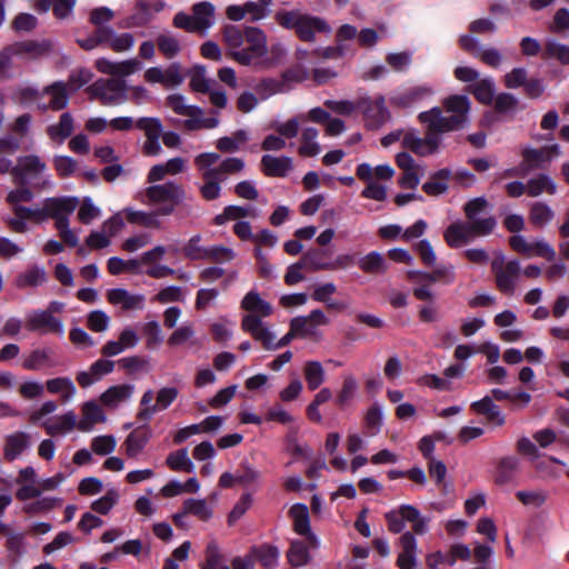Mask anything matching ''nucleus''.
Masks as SVG:
<instances>
[{"label": "nucleus", "mask_w": 569, "mask_h": 569, "mask_svg": "<svg viewBox=\"0 0 569 569\" xmlns=\"http://www.w3.org/2000/svg\"><path fill=\"white\" fill-rule=\"evenodd\" d=\"M470 100L463 94H452L443 99L442 108L433 107L419 113L418 119L426 124V136L420 138L413 132L403 136L402 144L419 157L439 151L443 133L459 131L468 122Z\"/></svg>", "instance_id": "1"}, {"label": "nucleus", "mask_w": 569, "mask_h": 569, "mask_svg": "<svg viewBox=\"0 0 569 569\" xmlns=\"http://www.w3.org/2000/svg\"><path fill=\"white\" fill-rule=\"evenodd\" d=\"M274 21L281 28L293 31L300 41L309 43L316 41V33H328L331 30L325 19L298 9L277 10Z\"/></svg>", "instance_id": "2"}, {"label": "nucleus", "mask_w": 569, "mask_h": 569, "mask_svg": "<svg viewBox=\"0 0 569 569\" xmlns=\"http://www.w3.org/2000/svg\"><path fill=\"white\" fill-rule=\"evenodd\" d=\"M46 170V162L38 156H22L11 170L12 181L14 184H28L33 190L41 191L51 187V181L42 174Z\"/></svg>", "instance_id": "3"}, {"label": "nucleus", "mask_w": 569, "mask_h": 569, "mask_svg": "<svg viewBox=\"0 0 569 569\" xmlns=\"http://www.w3.org/2000/svg\"><path fill=\"white\" fill-rule=\"evenodd\" d=\"M497 226L495 217L482 218L481 221L453 222L445 231L443 238L450 248H459L469 242L472 236L483 237L492 233Z\"/></svg>", "instance_id": "4"}, {"label": "nucleus", "mask_w": 569, "mask_h": 569, "mask_svg": "<svg viewBox=\"0 0 569 569\" xmlns=\"http://www.w3.org/2000/svg\"><path fill=\"white\" fill-rule=\"evenodd\" d=\"M243 36L248 47L230 51L229 56L241 66H258V60L268 53L267 34L258 27L247 26Z\"/></svg>", "instance_id": "5"}, {"label": "nucleus", "mask_w": 569, "mask_h": 569, "mask_svg": "<svg viewBox=\"0 0 569 569\" xmlns=\"http://www.w3.org/2000/svg\"><path fill=\"white\" fill-rule=\"evenodd\" d=\"M491 271L495 274L498 290L507 296H512L521 272L519 261L510 260L505 262L503 253L499 252L491 261Z\"/></svg>", "instance_id": "6"}, {"label": "nucleus", "mask_w": 569, "mask_h": 569, "mask_svg": "<svg viewBox=\"0 0 569 569\" xmlns=\"http://www.w3.org/2000/svg\"><path fill=\"white\" fill-rule=\"evenodd\" d=\"M127 84L123 79H99L87 87L86 91L91 98L98 99L103 106H114L123 102Z\"/></svg>", "instance_id": "7"}, {"label": "nucleus", "mask_w": 569, "mask_h": 569, "mask_svg": "<svg viewBox=\"0 0 569 569\" xmlns=\"http://www.w3.org/2000/svg\"><path fill=\"white\" fill-rule=\"evenodd\" d=\"M358 108L362 111L365 124L370 130L379 129L390 119V112L382 96L375 99L362 98L358 102Z\"/></svg>", "instance_id": "8"}, {"label": "nucleus", "mask_w": 569, "mask_h": 569, "mask_svg": "<svg viewBox=\"0 0 569 569\" xmlns=\"http://www.w3.org/2000/svg\"><path fill=\"white\" fill-rule=\"evenodd\" d=\"M144 193L151 203H182L186 199V191L182 186L173 181L150 186L146 189Z\"/></svg>", "instance_id": "9"}, {"label": "nucleus", "mask_w": 569, "mask_h": 569, "mask_svg": "<svg viewBox=\"0 0 569 569\" xmlns=\"http://www.w3.org/2000/svg\"><path fill=\"white\" fill-rule=\"evenodd\" d=\"M241 329L259 341L266 350H273L276 337L257 315H244Z\"/></svg>", "instance_id": "10"}, {"label": "nucleus", "mask_w": 569, "mask_h": 569, "mask_svg": "<svg viewBox=\"0 0 569 569\" xmlns=\"http://www.w3.org/2000/svg\"><path fill=\"white\" fill-rule=\"evenodd\" d=\"M26 328L29 331L41 333H63V326L59 318L53 317L49 311L37 310L28 316Z\"/></svg>", "instance_id": "11"}, {"label": "nucleus", "mask_w": 569, "mask_h": 569, "mask_svg": "<svg viewBox=\"0 0 569 569\" xmlns=\"http://www.w3.org/2000/svg\"><path fill=\"white\" fill-rule=\"evenodd\" d=\"M289 515L293 519V530L298 535L305 536L308 545L316 548L318 546V539L311 531L308 507L305 503H295L290 508Z\"/></svg>", "instance_id": "12"}, {"label": "nucleus", "mask_w": 569, "mask_h": 569, "mask_svg": "<svg viewBox=\"0 0 569 569\" xmlns=\"http://www.w3.org/2000/svg\"><path fill=\"white\" fill-rule=\"evenodd\" d=\"M114 369V361L99 359L94 361L88 371L77 373L76 380L81 388H88L94 382L101 380L104 376L111 373Z\"/></svg>", "instance_id": "13"}, {"label": "nucleus", "mask_w": 569, "mask_h": 569, "mask_svg": "<svg viewBox=\"0 0 569 569\" xmlns=\"http://www.w3.org/2000/svg\"><path fill=\"white\" fill-rule=\"evenodd\" d=\"M418 508L412 505H401L385 513L388 530L392 533H400L406 527V521L416 520Z\"/></svg>", "instance_id": "14"}, {"label": "nucleus", "mask_w": 569, "mask_h": 569, "mask_svg": "<svg viewBox=\"0 0 569 569\" xmlns=\"http://www.w3.org/2000/svg\"><path fill=\"white\" fill-rule=\"evenodd\" d=\"M520 467V459L516 456H506L496 463L495 483L506 486L515 481Z\"/></svg>", "instance_id": "15"}, {"label": "nucleus", "mask_w": 569, "mask_h": 569, "mask_svg": "<svg viewBox=\"0 0 569 569\" xmlns=\"http://www.w3.org/2000/svg\"><path fill=\"white\" fill-rule=\"evenodd\" d=\"M470 409L476 415L486 417L487 422L495 426H503L506 422L505 415L501 412L500 407L497 406L490 396H485L478 401L470 405Z\"/></svg>", "instance_id": "16"}, {"label": "nucleus", "mask_w": 569, "mask_h": 569, "mask_svg": "<svg viewBox=\"0 0 569 569\" xmlns=\"http://www.w3.org/2000/svg\"><path fill=\"white\" fill-rule=\"evenodd\" d=\"M301 260L305 268L310 271L333 270V264H331V251L329 249H309L302 254Z\"/></svg>", "instance_id": "17"}, {"label": "nucleus", "mask_w": 569, "mask_h": 569, "mask_svg": "<svg viewBox=\"0 0 569 569\" xmlns=\"http://www.w3.org/2000/svg\"><path fill=\"white\" fill-rule=\"evenodd\" d=\"M401 552L397 559V566L400 569H413L417 565L416 550L417 540L411 531L403 532L399 538Z\"/></svg>", "instance_id": "18"}, {"label": "nucleus", "mask_w": 569, "mask_h": 569, "mask_svg": "<svg viewBox=\"0 0 569 569\" xmlns=\"http://www.w3.org/2000/svg\"><path fill=\"white\" fill-rule=\"evenodd\" d=\"M151 438V429L148 425L137 427L123 442L126 455L136 458L147 446Z\"/></svg>", "instance_id": "19"}, {"label": "nucleus", "mask_w": 569, "mask_h": 569, "mask_svg": "<svg viewBox=\"0 0 569 569\" xmlns=\"http://www.w3.org/2000/svg\"><path fill=\"white\" fill-rule=\"evenodd\" d=\"M30 446V436L23 431H17L6 437L3 458L8 462L14 461Z\"/></svg>", "instance_id": "20"}, {"label": "nucleus", "mask_w": 569, "mask_h": 569, "mask_svg": "<svg viewBox=\"0 0 569 569\" xmlns=\"http://www.w3.org/2000/svg\"><path fill=\"white\" fill-rule=\"evenodd\" d=\"M261 171L267 177L283 178L292 169V160L289 157H273L264 154L261 158Z\"/></svg>", "instance_id": "21"}, {"label": "nucleus", "mask_w": 569, "mask_h": 569, "mask_svg": "<svg viewBox=\"0 0 569 569\" xmlns=\"http://www.w3.org/2000/svg\"><path fill=\"white\" fill-rule=\"evenodd\" d=\"M240 307L248 312L247 315H257L261 320L262 318L271 316L273 311L271 303L263 300L254 290L246 293L241 300Z\"/></svg>", "instance_id": "22"}, {"label": "nucleus", "mask_w": 569, "mask_h": 569, "mask_svg": "<svg viewBox=\"0 0 569 569\" xmlns=\"http://www.w3.org/2000/svg\"><path fill=\"white\" fill-rule=\"evenodd\" d=\"M452 178V171L449 168H442L430 176V179L422 184V191L431 197L443 194L449 189V181Z\"/></svg>", "instance_id": "23"}, {"label": "nucleus", "mask_w": 569, "mask_h": 569, "mask_svg": "<svg viewBox=\"0 0 569 569\" xmlns=\"http://www.w3.org/2000/svg\"><path fill=\"white\" fill-rule=\"evenodd\" d=\"M433 94V90L428 84H420L408 88L403 92L392 98V103L402 108L411 107Z\"/></svg>", "instance_id": "24"}, {"label": "nucleus", "mask_w": 569, "mask_h": 569, "mask_svg": "<svg viewBox=\"0 0 569 569\" xmlns=\"http://www.w3.org/2000/svg\"><path fill=\"white\" fill-rule=\"evenodd\" d=\"M14 48L19 56L27 54L32 59H37L48 56L52 51V42L48 39H43L41 41L24 40L14 42Z\"/></svg>", "instance_id": "25"}, {"label": "nucleus", "mask_w": 569, "mask_h": 569, "mask_svg": "<svg viewBox=\"0 0 569 569\" xmlns=\"http://www.w3.org/2000/svg\"><path fill=\"white\" fill-rule=\"evenodd\" d=\"M522 161L520 167L523 172L533 171L537 169H546L550 162L546 152L541 148H525L521 151Z\"/></svg>", "instance_id": "26"}, {"label": "nucleus", "mask_w": 569, "mask_h": 569, "mask_svg": "<svg viewBox=\"0 0 569 569\" xmlns=\"http://www.w3.org/2000/svg\"><path fill=\"white\" fill-rule=\"evenodd\" d=\"M43 203L48 218L54 219L59 216L71 214L77 208L78 200L68 197L47 198Z\"/></svg>", "instance_id": "27"}, {"label": "nucleus", "mask_w": 569, "mask_h": 569, "mask_svg": "<svg viewBox=\"0 0 569 569\" xmlns=\"http://www.w3.org/2000/svg\"><path fill=\"white\" fill-rule=\"evenodd\" d=\"M40 427L44 429L48 436L54 437L60 433H67L76 427L78 428V425L74 412L68 411L67 413L58 417L54 423H51L50 420H46L40 423Z\"/></svg>", "instance_id": "28"}, {"label": "nucleus", "mask_w": 569, "mask_h": 569, "mask_svg": "<svg viewBox=\"0 0 569 569\" xmlns=\"http://www.w3.org/2000/svg\"><path fill=\"white\" fill-rule=\"evenodd\" d=\"M82 416L77 425L78 429L83 432L90 431L96 423L106 421L102 409L94 401H88L83 405Z\"/></svg>", "instance_id": "29"}, {"label": "nucleus", "mask_w": 569, "mask_h": 569, "mask_svg": "<svg viewBox=\"0 0 569 569\" xmlns=\"http://www.w3.org/2000/svg\"><path fill=\"white\" fill-rule=\"evenodd\" d=\"M191 10L199 32H204L213 24L214 6L211 2H197L192 6Z\"/></svg>", "instance_id": "30"}, {"label": "nucleus", "mask_w": 569, "mask_h": 569, "mask_svg": "<svg viewBox=\"0 0 569 569\" xmlns=\"http://www.w3.org/2000/svg\"><path fill=\"white\" fill-rule=\"evenodd\" d=\"M44 94L51 96L49 108L59 111L64 109L69 102V93L67 83L63 81H56L43 89Z\"/></svg>", "instance_id": "31"}, {"label": "nucleus", "mask_w": 569, "mask_h": 569, "mask_svg": "<svg viewBox=\"0 0 569 569\" xmlns=\"http://www.w3.org/2000/svg\"><path fill=\"white\" fill-rule=\"evenodd\" d=\"M133 393V386L123 383L109 387L100 396V401L107 407L117 406L119 402L128 400Z\"/></svg>", "instance_id": "32"}, {"label": "nucleus", "mask_w": 569, "mask_h": 569, "mask_svg": "<svg viewBox=\"0 0 569 569\" xmlns=\"http://www.w3.org/2000/svg\"><path fill=\"white\" fill-rule=\"evenodd\" d=\"M74 128L73 117L69 112H63L57 124H51L47 128V134L52 140H59L62 143L71 136Z\"/></svg>", "instance_id": "33"}, {"label": "nucleus", "mask_w": 569, "mask_h": 569, "mask_svg": "<svg viewBox=\"0 0 569 569\" xmlns=\"http://www.w3.org/2000/svg\"><path fill=\"white\" fill-rule=\"evenodd\" d=\"M47 281V272L43 268L33 264L16 278V286L19 289L34 288Z\"/></svg>", "instance_id": "34"}, {"label": "nucleus", "mask_w": 569, "mask_h": 569, "mask_svg": "<svg viewBox=\"0 0 569 569\" xmlns=\"http://www.w3.org/2000/svg\"><path fill=\"white\" fill-rule=\"evenodd\" d=\"M48 392L53 395H61L63 402L69 401L76 393V387L72 380L68 377H58L46 381Z\"/></svg>", "instance_id": "35"}, {"label": "nucleus", "mask_w": 569, "mask_h": 569, "mask_svg": "<svg viewBox=\"0 0 569 569\" xmlns=\"http://www.w3.org/2000/svg\"><path fill=\"white\" fill-rule=\"evenodd\" d=\"M542 192L555 194L557 192V186L548 174L539 173L537 177L528 180L527 193L530 197H538Z\"/></svg>", "instance_id": "36"}, {"label": "nucleus", "mask_w": 569, "mask_h": 569, "mask_svg": "<svg viewBox=\"0 0 569 569\" xmlns=\"http://www.w3.org/2000/svg\"><path fill=\"white\" fill-rule=\"evenodd\" d=\"M555 218L553 210L545 202L537 201L530 206L529 221L536 228H542Z\"/></svg>", "instance_id": "37"}, {"label": "nucleus", "mask_w": 569, "mask_h": 569, "mask_svg": "<svg viewBox=\"0 0 569 569\" xmlns=\"http://www.w3.org/2000/svg\"><path fill=\"white\" fill-rule=\"evenodd\" d=\"M359 268L369 274H380L387 269V261L383 256L377 251H371L358 261Z\"/></svg>", "instance_id": "38"}, {"label": "nucleus", "mask_w": 569, "mask_h": 569, "mask_svg": "<svg viewBox=\"0 0 569 569\" xmlns=\"http://www.w3.org/2000/svg\"><path fill=\"white\" fill-rule=\"evenodd\" d=\"M51 350L47 348L34 349L24 358L22 367L26 370H40L42 367H53L50 359Z\"/></svg>", "instance_id": "39"}, {"label": "nucleus", "mask_w": 569, "mask_h": 569, "mask_svg": "<svg viewBox=\"0 0 569 569\" xmlns=\"http://www.w3.org/2000/svg\"><path fill=\"white\" fill-rule=\"evenodd\" d=\"M244 162L239 158H227L217 168L204 172V179H221L222 174L236 173L243 169Z\"/></svg>", "instance_id": "40"}, {"label": "nucleus", "mask_w": 569, "mask_h": 569, "mask_svg": "<svg viewBox=\"0 0 569 569\" xmlns=\"http://www.w3.org/2000/svg\"><path fill=\"white\" fill-rule=\"evenodd\" d=\"M543 60L557 59L562 64H569V46L557 42L556 40H547L541 51Z\"/></svg>", "instance_id": "41"}, {"label": "nucleus", "mask_w": 569, "mask_h": 569, "mask_svg": "<svg viewBox=\"0 0 569 569\" xmlns=\"http://www.w3.org/2000/svg\"><path fill=\"white\" fill-rule=\"evenodd\" d=\"M111 36V27H99L96 28L92 34L84 39H77L76 42L78 46L86 50L90 51L99 46H106L108 39Z\"/></svg>", "instance_id": "42"}, {"label": "nucleus", "mask_w": 569, "mask_h": 569, "mask_svg": "<svg viewBox=\"0 0 569 569\" xmlns=\"http://www.w3.org/2000/svg\"><path fill=\"white\" fill-rule=\"evenodd\" d=\"M166 465L172 471L192 472L194 469L186 448L169 453L166 459Z\"/></svg>", "instance_id": "43"}, {"label": "nucleus", "mask_w": 569, "mask_h": 569, "mask_svg": "<svg viewBox=\"0 0 569 569\" xmlns=\"http://www.w3.org/2000/svg\"><path fill=\"white\" fill-rule=\"evenodd\" d=\"M470 88V92L480 103L486 106L492 103L495 98V83L491 79L476 81Z\"/></svg>", "instance_id": "44"}, {"label": "nucleus", "mask_w": 569, "mask_h": 569, "mask_svg": "<svg viewBox=\"0 0 569 569\" xmlns=\"http://www.w3.org/2000/svg\"><path fill=\"white\" fill-rule=\"evenodd\" d=\"M250 553L264 568L274 566L279 557L278 548L267 543L252 547Z\"/></svg>", "instance_id": "45"}, {"label": "nucleus", "mask_w": 569, "mask_h": 569, "mask_svg": "<svg viewBox=\"0 0 569 569\" xmlns=\"http://www.w3.org/2000/svg\"><path fill=\"white\" fill-rule=\"evenodd\" d=\"M303 372L308 388L312 391L318 389L325 381V370L319 361H307Z\"/></svg>", "instance_id": "46"}, {"label": "nucleus", "mask_w": 569, "mask_h": 569, "mask_svg": "<svg viewBox=\"0 0 569 569\" xmlns=\"http://www.w3.org/2000/svg\"><path fill=\"white\" fill-rule=\"evenodd\" d=\"M288 561L293 567H301L309 562L310 553L306 542L296 540L290 543L287 552Z\"/></svg>", "instance_id": "47"}, {"label": "nucleus", "mask_w": 569, "mask_h": 569, "mask_svg": "<svg viewBox=\"0 0 569 569\" xmlns=\"http://www.w3.org/2000/svg\"><path fill=\"white\" fill-rule=\"evenodd\" d=\"M127 221L129 223L139 224L146 228L159 229L161 228V221L157 218V213L144 212V211H134L127 210L126 212Z\"/></svg>", "instance_id": "48"}, {"label": "nucleus", "mask_w": 569, "mask_h": 569, "mask_svg": "<svg viewBox=\"0 0 569 569\" xmlns=\"http://www.w3.org/2000/svg\"><path fill=\"white\" fill-rule=\"evenodd\" d=\"M166 106L180 116L194 117L201 113L200 108L196 106H187L184 103L183 96L179 93L168 96L166 99Z\"/></svg>", "instance_id": "49"}, {"label": "nucleus", "mask_w": 569, "mask_h": 569, "mask_svg": "<svg viewBox=\"0 0 569 569\" xmlns=\"http://www.w3.org/2000/svg\"><path fill=\"white\" fill-rule=\"evenodd\" d=\"M183 507L184 513L196 516L202 521L209 520L212 516V511L204 499L189 498L183 501Z\"/></svg>", "instance_id": "50"}, {"label": "nucleus", "mask_w": 569, "mask_h": 569, "mask_svg": "<svg viewBox=\"0 0 569 569\" xmlns=\"http://www.w3.org/2000/svg\"><path fill=\"white\" fill-rule=\"evenodd\" d=\"M493 108L500 114L515 113L519 107V100L509 92H501L493 98Z\"/></svg>", "instance_id": "51"}, {"label": "nucleus", "mask_w": 569, "mask_h": 569, "mask_svg": "<svg viewBox=\"0 0 569 569\" xmlns=\"http://www.w3.org/2000/svg\"><path fill=\"white\" fill-rule=\"evenodd\" d=\"M244 28L241 29L238 26L227 24L222 29V38L226 44L233 50L242 49L244 42Z\"/></svg>", "instance_id": "52"}, {"label": "nucleus", "mask_w": 569, "mask_h": 569, "mask_svg": "<svg viewBox=\"0 0 569 569\" xmlns=\"http://www.w3.org/2000/svg\"><path fill=\"white\" fill-rule=\"evenodd\" d=\"M134 126L136 128L144 132L147 139L161 138L163 131V127L160 119L153 117L139 118L136 121Z\"/></svg>", "instance_id": "53"}, {"label": "nucleus", "mask_w": 569, "mask_h": 569, "mask_svg": "<svg viewBox=\"0 0 569 569\" xmlns=\"http://www.w3.org/2000/svg\"><path fill=\"white\" fill-rule=\"evenodd\" d=\"M134 44V37L129 33H120L116 34L114 30L111 28V36L108 39L106 46L110 48L114 52H123L131 49Z\"/></svg>", "instance_id": "54"}, {"label": "nucleus", "mask_w": 569, "mask_h": 569, "mask_svg": "<svg viewBox=\"0 0 569 569\" xmlns=\"http://www.w3.org/2000/svg\"><path fill=\"white\" fill-rule=\"evenodd\" d=\"M237 483L249 487L259 481L261 473L256 470L248 461H242L237 471Z\"/></svg>", "instance_id": "55"}, {"label": "nucleus", "mask_w": 569, "mask_h": 569, "mask_svg": "<svg viewBox=\"0 0 569 569\" xmlns=\"http://www.w3.org/2000/svg\"><path fill=\"white\" fill-rule=\"evenodd\" d=\"M516 498L523 506H531L535 508L541 507L548 498V495L545 490H519L516 492Z\"/></svg>", "instance_id": "56"}, {"label": "nucleus", "mask_w": 569, "mask_h": 569, "mask_svg": "<svg viewBox=\"0 0 569 569\" xmlns=\"http://www.w3.org/2000/svg\"><path fill=\"white\" fill-rule=\"evenodd\" d=\"M249 216V210L241 206L230 204L224 207L220 214L213 218L214 226H222L229 220H239Z\"/></svg>", "instance_id": "57"}, {"label": "nucleus", "mask_w": 569, "mask_h": 569, "mask_svg": "<svg viewBox=\"0 0 569 569\" xmlns=\"http://www.w3.org/2000/svg\"><path fill=\"white\" fill-rule=\"evenodd\" d=\"M382 426V412L378 403H373L366 412L365 427L370 436L377 435Z\"/></svg>", "instance_id": "58"}, {"label": "nucleus", "mask_w": 569, "mask_h": 569, "mask_svg": "<svg viewBox=\"0 0 569 569\" xmlns=\"http://www.w3.org/2000/svg\"><path fill=\"white\" fill-rule=\"evenodd\" d=\"M190 87L193 91L208 93L210 91V80L206 77L204 66H196L191 71Z\"/></svg>", "instance_id": "59"}, {"label": "nucleus", "mask_w": 569, "mask_h": 569, "mask_svg": "<svg viewBox=\"0 0 569 569\" xmlns=\"http://www.w3.org/2000/svg\"><path fill=\"white\" fill-rule=\"evenodd\" d=\"M157 46L159 51L168 59L174 58L180 52L179 41L169 34H159Z\"/></svg>", "instance_id": "60"}, {"label": "nucleus", "mask_w": 569, "mask_h": 569, "mask_svg": "<svg viewBox=\"0 0 569 569\" xmlns=\"http://www.w3.org/2000/svg\"><path fill=\"white\" fill-rule=\"evenodd\" d=\"M17 188L14 190H11L6 198V201L14 207L20 206L21 202H30L32 201L34 194L33 189L30 188L28 184H16Z\"/></svg>", "instance_id": "61"}, {"label": "nucleus", "mask_w": 569, "mask_h": 569, "mask_svg": "<svg viewBox=\"0 0 569 569\" xmlns=\"http://www.w3.org/2000/svg\"><path fill=\"white\" fill-rule=\"evenodd\" d=\"M234 258V252L231 248L224 246H211L207 247V252L204 260L214 262V263H223L227 261H231Z\"/></svg>", "instance_id": "62"}, {"label": "nucleus", "mask_w": 569, "mask_h": 569, "mask_svg": "<svg viewBox=\"0 0 569 569\" xmlns=\"http://www.w3.org/2000/svg\"><path fill=\"white\" fill-rule=\"evenodd\" d=\"M93 73L87 68H80L71 71L68 78L67 87L72 91L79 90L91 81Z\"/></svg>", "instance_id": "63"}, {"label": "nucleus", "mask_w": 569, "mask_h": 569, "mask_svg": "<svg viewBox=\"0 0 569 569\" xmlns=\"http://www.w3.org/2000/svg\"><path fill=\"white\" fill-rule=\"evenodd\" d=\"M201 241L200 234L192 236L187 244L183 247L182 251L186 258L189 260H204L207 247L199 246Z\"/></svg>", "instance_id": "64"}]
</instances>
